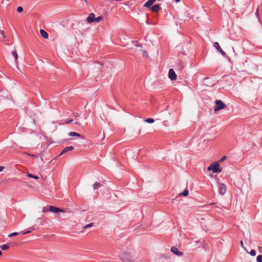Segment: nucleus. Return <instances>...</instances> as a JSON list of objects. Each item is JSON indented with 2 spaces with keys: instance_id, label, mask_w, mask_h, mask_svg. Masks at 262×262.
<instances>
[{
  "instance_id": "nucleus-2",
  "label": "nucleus",
  "mask_w": 262,
  "mask_h": 262,
  "mask_svg": "<svg viewBox=\"0 0 262 262\" xmlns=\"http://www.w3.org/2000/svg\"><path fill=\"white\" fill-rule=\"evenodd\" d=\"M120 259L124 262H132L133 259L129 253H122L120 255Z\"/></svg>"
},
{
  "instance_id": "nucleus-21",
  "label": "nucleus",
  "mask_w": 262,
  "mask_h": 262,
  "mask_svg": "<svg viewBox=\"0 0 262 262\" xmlns=\"http://www.w3.org/2000/svg\"><path fill=\"white\" fill-rule=\"evenodd\" d=\"M103 19V17L102 16H98L97 17H95V22L99 23L101 20H102Z\"/></svg>"
},
{
  "instance_id": "nucleus-41",
  "label": "nucleus",
  "mask_w": 262,
  "mask_h": 262,
  "mask_svg": "<svg viewBox=\"0 0 262 262\" xmlns=\"http://www.w3.org/2000/svg\"><path fill=\"white\" fill-rule=\"evenodd\" d=\"M84 1H85V2H87V1H86V0H84Z\"/></svg>"
},
{
  "instance_id": "nucleus-26",
  "label": "nucleus",
  "mask_w": 262,
  "mask_h": 262,
  "mask_svg": "<svg viewBox=\"0 0 262 262\" xmlns=\"http://www.w3.org/2000/svg\"><path fill=\"white\" fill-rule=\"evenodd\" d=\"M73 121V120L72 119L66 120L64 121V124H69L72 123Z\"/></svg>"
},
{
  "instance_id": "nucleus-25",
  "label": "nucleus",
  "mask_w": 262,
  "mask_h": 262,
  "mask_svg": "<svg viewBox=\"0 0 262 262\" xmlns=\"http://www.w3.org/2000/svg\"><path fill=\"white\" fill-rule=\"evenodd\" d=\"M256 252L255 250H253H253H251L250 251V254L251 256H255V255H256Z\"/></svg>"
},
{
  "instance_id": "nucleus-13",
  "label": "nucleus",
  "mask_w": 262,
  "mask_h": 262,
  "mask_svg": "<svg viewBox=\"0 0 262 262\" xmlns=\"http://www.w3.org/2000/svg\"><path fill=\"white\" fill-rule=\"evenodd\" d=\"M160 9H161V7H160V5L158 4L155 5L154 6H152L150 8L151 11L154 12H158Z\"/></svg>"
},
{
  "instance_id": "nucleus-38",
  "label": "nucleus",
  "mask_w": 262,
  "mask_h": 262,
  "mask_svg": "<svg viewBox=\"0 0 262 262\" xmlns=\"http://www.w3.org/2000/svg\"><path fill=\"white\" fill-rule=\"evenodd\" d=\"M181 0H175L177 3L180 2Z\"/></svg>"
},
{
  "instance_id": "nucleus-30",
  "label": "nucleus",
  "mask_w": 262,
  "mask_h": 262,
  "mask_svg": "<svg viewBox=\"0 0 262 262\" xmlns=\"http://www.w3.org/2000/svg\"><path fill=\"white\" fill-rule=\"evenodd\" d=\"M0 32L2 34V35H3V37H5L4 32L3 31L1 30L0 31Z\"/></svg>"
},
{
  "instance_id": "nucleus-18",
  "label": "nucleus",
  "mask_w": 262,
  "mask_h": 262,
  "mask_svg": "<svg viewBox=\"0 0 262 262\" xmlns=\"http://www.w3.org/2000/svg\"><path fill=\"white\" fill-rule=\"evenodd\" d=\"M100 186H101L100 183L99 182H96L95 183H94V184L93 185V189L94 190H95L96 189H97L98 187H100Z\"/></svg>"
},
{
  "instance_id": "nucleus-32",
  "label": "nucleus",
  "mask_w": 262,
  "mask_h": 262,
  "mask_svg": "<svg viewBox=\"0 0 262 262\" xmlns=\"http://www.w3.org/2000/svg\"><path fill=\"white\" fill-rule=\"evenodd\" d=\"M226 159V156H224V157H223L221 159L220 161H224V160H225Z\"/></svg>"
},
{
  "instance_id": "nucleus-8",
  "label": "nucleus",
  "mask_w": 262,
  "mask_h": 262,
  "mask_svg": "<svg viewBox=\"0 0 262 262\" xmlns=\"http://www.w3.org/2000/svg\"><path fill=\"white\" fill-rule=\"evenodd\" d=\"M171 251L173 253L179 256H182L183 255V253L182 252L179 251L178 249L176 247H172Z\"/></svg>"
},
{
  "instance_id": "nucleus-14",
  "label": "nucleus",
  "mask_w": 262,
  "mask_h": 262,
  "mask_svg": "<svg viewBox=\"0 0 262 262\" xmlns=\"http://www.w3.org/2000/svg\"><path fill=\"white\" fill-rule=\"evenodd\" d=\"M40 33L42 37L45 39H47L49 37L48 33L42 29L40 30Z\"/></svg>"
},
{
  "instance_id": "nucleus-7",
  "label": "nucleus",
  "mask_w": 262,
  "mask_h": 262,
  "mask_svg": "<svg viewBox=\"0 0 262 262\" xmlns=\"http://www.w3.org/2000/svg\"><path fill=\"white\" fill-rule=\"evenodd\" d=\"M168 77L171 80H174L177 79V75L173 69H169L168 72Z\"/></svg>"
},
{
  "instance_id": "nucleus-35",
  "label": "nucleus",
  "mask_w": 262,
  "mask_h": 262,
  "mask_svg": "<svg viewBox=\"0 0 262 262\" xmlns=\"http://www.w3.org/2000/svg\"><path fill=\"white\" fill-rule=\"evenodd\" d=\"M74 116L75 117H78L79 116V115H78V114L76 113V114H74Z\"/></svg>"
},
{
  "instance_id": "nucleus-24",
  "label": "nucleus",
  "mask_w": 262,
  "mask_h": 262,
  "mask_svg": "<svg viewBox=\"0 0 262 262\" xmlns=\"http://www.w3.org/2000/svg\"><path fill=\"white\" fill-rule=\"evenodd\" d=\"M257 262H262V255H259L256 258Z\"/></svg>"
},
{
  "instance_id": "nucleus-36",
  "label": "nucleus",
  "mask_w": 262,
  "mask_h": 262,
  "mask_svg": "<svg viewBox=\"0 0 262 262\" xmlns=\"http://www.w3.org/2000/svg\"><path fill=\"white\" fill-rule=\"evenodd\" d=\"M256 15L257 16H258V9H257V10H256Z\"/></svg>"
},
{
  "instance_id": "nucleus-4",
  "label": "nucleus",
  "mask_w": 262,
  "mask_h": 262,
  "mask_svg": "<svg viewBox=\"0 0 262 262\" xmlns=\"http://www.w3.org/2000/svg\"><path fill=\"white\" fill-rule=\"evenodd\" d=\"M0 96L8 99H11L12 98L9 92L6 90H2L0 91Z\"/></svg>"
},
{
  "instance_id": "nucleus-11",
  "label": "nucleus",
  "mask_w": 262,
  "mask_h": 262,
  "mask_svg": "<svg viewBox=\"0 0 262 262\" xmlns=\"http://www.w3.org/2000/svg\"><path fill=\"white\" fill-rule=\"evenodd\" d=\"M74 149V147L72 146H68L66 148H64L61 151V152L60 153V154L59 155V156H61V155L62 154H64L65 153H66L67 152L69 151H71L72 150Z\"/></svg>"
},
{
  "instance_id": "nucleus-31",
  "label": "nucleus",
  "mask_w": 262,
  "mask_h": 262,
  "mask_svg": "<svg viewBox=\"0 0 262 262\" xmlns=\"http://www.w3.org/2000/svg\"><path fill=\"white\" fill-rule=\"evenodd\" d=\"M135 46L136 47H142V45L141 44H140V43H136L135 45Z\"/></svg>"
},
{
  "instance_id": "nucleus-10",
  "label": "nucleus",
  "mask_w": 262,
  "mask_h": 262,
  "mask_svg": "<svg viewBox=\"0 0 262 262\" xmlns=\"http://www.w3.org/2000/svg\"><path fill=\"white\" fill-rule=\"evenodd\" d=\"M95 15L94 13H91L86 18V20L89 23L95 22Z\"/></svg>"
},
{
  "instance_id": "nucleus-20",
  "label": "nucleus",
  "mask_w": 262,
  "mask_h": 262,
  "mask_svg": "<svg viewBox=\"0 0 262 262\" xmlns=\"http://www.w3.org/2000/svg\"><path fill=\"white\" fill-rule=\"evenodd\" d=\"M27 176L29 178H33L34 179H38V177H37V176H36L35 175H33V174H31V173H28L27 174Z\"/></svg>"
},
{
  "instance_id": "nucleus-22",
  "label": "nucleus",
  "mask_w": 262,
  "mask_h": 262,
  "mask_svg": "<svg viewBox=\"0 0 262 262\" xmlns=\"http://www.w3.org/2000/svg\"><path fill=\"white\" fill-rule=\"evenodd\" d=\"M145 121L148 123H152L154 122V120L152 118H147L145 120Z\"/></svg>"
},
{
  "instance_id": "nucleus-33",
  "label": "nucleus",
  "mask_w": 262,
  "mask_h": 262,
  "mask_svg": "<svg viewBox=\"0 0 262 262\" xmlns=\"http://www.w3.org/2000/svg\"><path fill=\"white\" fill-rule=\"evenodd\" d=\"M4 169V167L0 166V171H2Z\"/></svg>"
},
{
  "instance_id": "nucleus-15",
  "label": "nucleus",
  "mask_w": 262,
  "mask_h": 262,
  "mask_svg": "<svg viewBox=\"0 0 262 262\" xmlns=\"http://www.w3.org/2000/svg\"><path fill=\"white\" fill-rule=\"evenodd\" d=\"M69 136H76L77 137H81V135L79 134V133H77L76 132H71L69 133Z\"/></svg>"
},
{
  "instance_id": "nucleus-39",
  "label": "nucleus",
  "mask_w": 262,
  "mask_h": 262,
  "mask_svg": "<svg viewBox=\"0 0 262 262\" xmlns=\"http://www.w3.org/2000/svg\"><path fill=\"white\" fill-rule=\"evenodd\" d=\"M2 254V252H1V251L0 250V256H1Z\"/></svg>"
},
{
  "instance_id": "nucleus-17",
  "label": "nucleus",
  "mask_w": 262,
  "mask_h": 262,
  "mask_svg": "<svg viewBox=\"0 0 262 262\" xmlns=\"http://www.w3.org/2000/svg\"><path fill=\"white\" fill-rule=\"evenodd\" d=\"M9 248V244H4L0 246V248H1L3 250H6L8 249Z\"/></svg>"
},
{
  "instance_id": "nucleus-5",
  "label": "nucleus",
  "mask_w": 262,
  "mask_h": 262,
  "mask_svg": "<svg viewBox=\"0 0 262 262\" xmlns=\"http://www.w3.org/2000/svg\"><path fill=\"white\" fill-rule=\"evenodd\" d=\"M218 189L220 194L223 195L226 192V186L225 184L220 183L218 184Z\"/></svg>"
},
{
  "instance_id": "nucleus-12",
  "label": "nucleus",
  "mask_w": 262,
  "mask_h": 262,
  "mask_svg": "<svg viewBox=\"0 0 262 262\" xmlns=\"http://www.w3.org/2000/svg\"><path fill=\"white\" fill-rule=\"evenodd\" d=\"M156 0H148L144 5V7L150 8V7L156 2Z\"/></svg>"
},
{
  "instance_id": "nucleus-23",
  "label": "nucleus",
  "mask_w": 262,
  "mask_h": 262,
  "mask_svg": "<svg viewBox=\"0 0 262 262\" xmlns=\"http://www.w3.org/2000/svg\"><path fill=\"white\" fill-rule=\"evenodd\" d=\"M31 232V230H26V231H21L20 233H19V234H21L23 235H24V234H28V233H29Z\"/></svg>"
},
{
  "instance_id": "nucleus-6",
  "label": "nucleus",
  "mask_w": 262,
  "mask_h": 262,
  "mask_svg": "<svg viewBox=\"0 0 262 262\" xmlns=\"http://www.w3.org/2000/svg\"><path fill=\"white\" fill-rule=\"evenodd\" d=\"M214 47L216 49V50L220 52L223 56H226V53L222 49L219 43L217 42H215L214 43Z\"/></svg>"
},
{
  "instance_id": "nucleus-1",
  "label": "nucleus",
  "mask_w": 262,
  "mask_h": 262,
  "mask_svg": "<svg viewBox=\"0 0 262 262\" xmlns=\"http://www.w3.org/2000/svg\"><path fill=\"white\" fill-rule=\"evenodd\" d=\"M207 169L209 171H212L213 173H219L222 171V169L220 168V165L218 163L211 164Z\"/></svg>"
},
{
  "instance_id": "nucleus-16",
  "label": "nucleus",
  "mask_w": 262,
  "mask_h": 262,
  "mask_svg": "<svg viewBox=\"0 0 262 262\" xmlns=\"http://www.w3.org/2000/svg\"><path fill=\"white\" fill-rule=\"evenodd\" d=\"M11 54H12V55L13 56V57L15 58V63H17L18 55H17V54L16 52L15 51H12L11 52Z\"/></svg>"
},
{
  "instance_id": "nucleus-40",
  "label": "nucleus",
  "mask_w": 262,
  "mask_h": 262,
  "mask_svg": "<svg viewBox=\"0 0 262 262\" xmlns=\"http://www.w3.org/2000/svg\"><path fill=\"white\" fill-rule=\"evenodd\" d=\"M32 230H34L35 229L34 228H31Z\"/></svg>"
},
{
  "instance_id": "nucleus-19",
  "label": "nucleus",
  "mask_w": 262,
  "mask_h": 262,
  "mask_svg": "<svg viewBox=\"0 0 262 262\" xmlns=\"http://www.w3.org/2000/svg\"><path fill=\"white\" fill-rule=\"evenodd\" d=\"M188 191L187 189H185L183 192L180 193V195L183 196H187L188 195Z\"/></svg>"
},
{
  "instance_id": "nucleus-28",
  "label": "nucleus",
  "mask_w": 262,
  "mask_h": 262,
  "mask_svg": "<svg viewBox=\"0 0 262 262\" xmlns=\"http://www.w3.org/2000/svg\"><path fill=\"white\" fill-rule=\"evenodd\" d=\"M92 226H93V223H90V224H87L85 226H84L83 227V228L84 229H87V228H90V227H92Z\"/></svg>"
},
{
  "instance_id": "nucleus-34",
  "label": "nucleus",
  "mask_w": 262,
  "mask_h": 262,
  "mask_svg": "<svg viewBox=\"0 0 262 262\" xmlns=\"http://www.w3.org/2000/svg\"><path fill=\"white\" fill-rule=\"evenodd\" d=\"M74 123L75 124H77V125H79V126L80 125V123L79 122H78V121H76Z\"/></svg>"
},
{
  "instance_id": "nucleus-37",
  "label": "nucleus",
  "mask_w": 262,
  "mask_h": 262,
  "mask_svg": "<svg viewBox=\"0 0 262 262\" xmlns=\"http://www.w3.org/2000/svg\"><path fill=\"white\" fill-rule=\"evenodd\" d=\"M241 246H242V247H243V245H244V244H243V241H241Z\"/></svg>"
},
{
  "instance_id": "nucleus-27",
  "label": "nucleus",
  "mask_w": 262,
  "mask_h": 262,
  "mask_svg": "<svg viewBox=\"0 0 262 262\" xmlns=\"http://www.w3.org/2000/svg\"><path fill=\"white\" fill-rule=\"evenodd\" d=\"M19 233L18 232H13L12 233H10L9 235V237H12V236H15V235H18Z\"/></svg>"
},
{
  "instance_id": "nucleus-9",
  "label": "nucleus",
  "mask_w": 262,
  "mask_h": 262,
  "mask_svg": "<svg viewBox=\"0 0 262 262\" xmlns=\"http://www.w3.org/2000/svg\"><path fill=\"white\" fill-rule=\"evenodd\" d=\"M49 210L51 212H53V213H57L58 212H63V210H61L60 209H59L56 207L53 206H50L49 207Z\"/></svg>"
},
{
  "instance_id": "nucleus-3",
  "label": "nucleus",
  "mask_w": 262,
  "mask_h": 262,
  "mask_svg": "<svg viewBox=\"0 0 262 262\" xmlns=\"http://www.w3.org/2000/svg\"><path fill=\"white\" fill-rule=\"evenodd\" d=\"M215 107L214 108L215 112L219 111L222 109L225 108L226 107V105L222 102L221 100H217L215 101Z\"/></svg>"
},
{
  "instance_id": "nucleus-29",
  "label": "nucleus",
  "mask_w": 262,
  "mask_h": 262,
  "mask_svg": "<svg viewBox=\"0 0 262 262\" xmlns=\"http://www.w3.org/2000/svg\"><path fill=\"white\" fill-rule=\"evenodd\" d=\"M23 11V8L21 6H19V7H18L17 8V12H18V13H20V12H21Z\"/></svg>"
}]
</instances>
